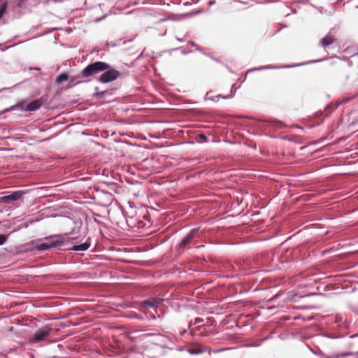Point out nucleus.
I'll return each mask as SVG.
<instances>
[{
    "mask_svg": "<svg viewBox=\"0 0 358 358\" xmlns=\"http://www.w3.org/2000/svg\"><path fill=\"white\" fill-rule=\"evenodd\" d=\"M43 105L41 99H36L29 102H27L25 99L18 101L15 105L7 108L4 111H16L15 114L22 116V113L34 112L38 110Z\"/></svg>",
    "mask_w": 358,
    "mask_h": 358,
    "instance_id": "1",
    "label": "nucleus"
},
{
    "mask_svg": "<svg viewBox=\"0 0 358 358\" xmlns=\"http://www.w3.org/2000/svg\"><path fill=\"white\" fill-rule=\"evenodd\" d=\"M64 236L62 234H55L46 236L43 238V241L37 243L34 245V248L38 252H43L51 248H56L61 246L66 245L69 242L66 241Z\"/></svg>",
    "mask_w": 358,
    "mask_h": 358,
    "instance_id": "2",
    "label": "nucleus"
},
{
    "mask_svg": "<svg viewBox=\"0 0 358 358\" xmlns=\"http://www.w3.org/2000/svg\"><path fill=\"white\" fill-rule=\"evenodd\" d=\"M201 227L192 229L186 236H185L180 242L176 245V250L178 255H181L184 251L191 248V245L196 243V239L201 238Z\"/></svg>",
    "mask_w": 358,
    "mask_h": 358,
    "instance_id": "3",
    "label": "nucleus"
},
{
    "mask_svg": "<svg viewBox=\"0 0 358 358\" xmlns=\"http://www.w3.org/2000/svg\"><path fill=\"white\" fill-rule=\"evenodd\" d=\"M324 60H326V59H315V60H309V61L302 62V63H295V64H283V65H279V66L265 65V66H262L259 67L250 69L245 72V76L243 77V82H244L246 80L248 73H249L250 72L263 71V70H267V69L295 68V67H298V66L308 65L310 64L319 63V62H323Z\"/></svg>",
    "mask_w": 358,
    "mask_h": 358,
    "instance_id": "4",
    "label": "nucleus"
},
{
    "mask_svg": "<svg viewBox=\"0 0 358 358\" xmlns=\"http://www.w3.org/2000/svg\"><path fill=\"white\" fill-rule=\"evenodd\" d=\"M62 236H64L65 237L64 238V239L66 241L69 242V243L66 245L64 246V248L63 249V250L64 251L84 252L87 250L91 245L90 237H88L84 242H78L76 241V238H69L68 234H62Z\"/></svg>",
    "mask_w": 358,
    "mask_h": 358,
    "instance_id": "5",
    "label": "nucleus"
},
{
    "mask_svg": "<svg viewBox=\"0 0 358 358\" xmlns=\"http://www.w3.org/2000/svg\"><path fill=\"white\" fill-rule=\"evenodd\" d=\"M107 67L108 63L105 62L96 61L91 62L81 71V76L89 78L100 73H102V71H105Z\"/></svg>",
    "mask_w": 358,
    "mask_h": 358,
    "instance_id": "6",
    "label": "nucleus"
},
{
    "mask_svg": "<svg viewBox=\"0 0 358 358\" xmlns=\"http://www.w3.org/2000/svg\"><path fill=\"white\" fill-rule=\"evenodd\" d=\"M121 76V72L108 63V67L97 77L96 80L102 84H107L116 80Z\"/></svg>",
    "mask_w": 358,
    "mask_h": 358,
    "instance_id": "7",
    "label": "nucleus"
},
{
    "mask_svg": "<svg viewBox=\"0 0 358 358\" xmlns=\"http://www.w3.org/2000/svg\"><path fill=\"white\" fill-rule=\"evenodd\" d=\"M52 328L49 324H45L38 329L29 338L30 343H35L45 341L50 336Z\"/></svg>",
    "mask_w": 358,
    "mask_h": 358,
    "instance_id": "8",
    "label": "nucleus"
},
{
    "mask_svg": "<svg viewBox=\"0 0 358 358\" xmlns=\"http://www.w3.org/2000/svg\"><path fill=\"white\" fill-rule=\"evenodd\" d=\"M163 303V299L157 297H151L144 299L140 302V306L142 309L147 310L152 308L156 310Z\"/></svg>",
    "mask_w": 358,
    "mask_h": 358,
    "instance_id": "9",
    "label": "nucleus"
},
{
    "mask_svg": "<svg viewBox=\"0 0 358 358\" xmlns=\"http://www.w3.org/2000/svg\"><path fill=\"white\" fill-rule=\"evenodd\" d=\"M25 192L23 190H16L11 193L0 196V201L4 203H11L21 199L24 194Z\"/></svg>",
    "mask_w": 358,
    "mask_h": 358,
    "instance_id": "10",
    "label": "nucleus"
},
{
    "mask_svg": "<svg viewBox=\"0 0 358 358\" xmlns=\"http://www.w3.org/2000/svg\"><path fill=\"white\" fill-rule=\"evenodd\" d=\"M154 343L157 345H159V347L162 348H167L169 350H173V348L169 346V344L171 342L168 341L167 338L165 337L164 335L158 334L155 335V339L154 341Z\"/></svg>",
    "mask_w": 358,
    "mask_h": 358,
    "instance_id": "11",
    "label": "nucleus"
},
{
    "mask_svg": "<svg viewBox=\"0 0 358 358\" xmlns=\"http://www.w3.org/2000/svg\"><path fill=\"white\" fill-rule=\"evenodd\" d=\"M261 121L265 124L266 127L274 129H278L285 127V124L282 122L276 119H269Z\"/></svg>",
    "mask_w": 358,
    "mask_h": 358,
    "instance_id": "12",
    "label": "nucleus"
},
{
    "mask_svg": "<svg viewBox=\"0 0 358 358\" xmlns=\"http://www.w3.org/2000/svg\"><path fill=\"white\" fill-rule=\"evenodd\" d=\"M82 78H84L83 76H81V73L76 76H69V83L68 85L67 88H71L76 85L81 84V83H85L87 82V80H83Z\"/></svg>",
    "mask_w": 358,
    "mask_h": 358,
    "instance_id": "13",
    "label": "nucleus"
},
{
    "mask_svg": "<svg viewBox=\"0 0 358 358\" xmlns=\"http://www.w3.org/2000/svg\"><path fill=\"white\" fill-rule=\"evenodd\" d=\"M114 90V89H109L101 92H95L92 94V96L93 99H104L113 95Z\"/></svg>",
    "mask_w": 358,
    "mask_h": 358,
    "instance_id": "14",
    "label": "nucleus"
},
{
    "mask_svg": "<svg viewBox=\"0 0 358 358\" xmlns=\"http://www.w3.org/2000/svg\"><path fill=\"white\" fill-rule=\"evenodd\" d=\"M187 351L192 355H199L206 351V348L201 345H196L187 348Z\"/></svg>",
    "mask_w": 358,
    "mask_h": 358,
    "instance_id": "15",
    "label": "nucleus"
},
{
    "mask_svg": "<svg viewBox=\"0 0 358 358\" xmlns=\"http://www.w3.org/2000/svg\"><path fill=\"white\" fill-rule=\"evenodd\" d=\"M352 99H353L352 96L345 97V98L342 99L339 102H336L335 103H331V104L328 105L327 108H331L330 112H332V111L335 110L338 107L339 105L345 104L346 103L349 102Z\"/></svg>",
    "mask_w": 358,
    "mask_h": 358,
    "instance_id": "16",
    "label": "nucleus"
},
{
    "mask_svg": "<svg viewBox=\"0 0 358 358\" xmlns=\"http://www.w3.org/2000/svg\"><path fill=\"white\" fill-rule=\"evenodd\" d=\"M69 79V75L67 72H62L59 73L55 78V83L60 85Z\"/></svg>",
    "mask_w": 358,
    "mask_h": 358,
    "instance_id": "17",
    "label": "nucleus"
},
{
    "mask_svg": "<svg viewBox=\"0 0 358 358\" xmlns=\"http://www.w3.org/2000/svg\"><path fill=\"white\" fill-rule=\"evenodd\" d=\"M321 335L324 337L331 338V339H336L339 338H342L344 336V334H341L335 332H329V331H322L321 333Z\"/></svg>",
    "mask_w": 358,
    "mask_h": 358,
    "instance_id": "18",
    "label": "nucleus"
},
{
    "mask_svg": "<svg viewBox=\"0 0 358 358\" xmlns=\"http://www.w3.org/2000/svg\"><path fill=\"white\" fill-rule=\"evenodd\" d=\"M334 37L329 34L326 35L320 41V43L323 47H327L331 45L334 43Z\"/></svg>",
    "mask_w": 358,
    "mask_h": 358,
    "instance_id": "19",
    "label": "nucleus"
},
{
    "mask_svg": "<svg viewBox=\"0 0 358 358\" xmlns=\"http://www.w3.org/2000/svg\"><path fill=\"white\" fill-rule=\"evenodd\" d=\"M122 39L120 38L116 40L115 41H111V42H106L105 47L102 49L104 51H108V48H115L117 46H119L120 45V42Z\"/></svg>",
    "mask_w": 358,
    "mask_h": 358,
    "instance_id": "20",
    "label": "nucleus"
},
{
    "mask_svg": "<svg viewBox=\"0 0 358 358\" xmlns=\"http://www.w3.org/2000/svg\"><path fill=\"white\" fill-rule=\"evenodd\" d=\"M8 2L5 1V2H3L1 5H0V20L1 19V17L3 16V15L6 13V10H7V8H8Z\"/></svg>",
    "mask_w": 358,
    "mask_h": 358,
    "instance_id": "21",
    "label": "nucleus"
},
{
    "mask_svg": "<svg viewBox=\"0 0 358 358\" xmlns=\"http://www.w3.org/2000/svg\"><path fill=\"white\" fill-rule=\"evenodd\" d=\"M203 322V319L201 317H196L194 322L192 320L189 322L188 324V328H190L193 325H199L200 323Z\"/></svg>",
    "mask_w": 358,
    "mask_h": 358,
    "instance_id": "22",
    "label": "nucleus"
},
{
    "mask_svg": "<svg viewBox=\"0 0 358 358\" xmlns=\"http://www.w3.org/2000/svg\"><path fill=\"white\" fill-rule=\"evenodd\" d=\"M198 138L199 139V143H205L208 141V136L203 133L199 134Z\"/></svg>",
    "mask_w": 358,
    "mask_h": 358,
    "instance_id": "23",
    "label": "nucleus"
},
{
    "mask_svg": "<svg viewBox=\"0 0 358 358\" xmlns=\"http://www.w3.org/2000/svg\"><path fill=\"white\" fill-rule=\"evenodd\" d=\"M180 50L181 54H182L184 55L192 52V50H185L182 49L181 47L173 48V49L170 50L169 51H176V50Z\"/></svg>",
    "mask_w": 358,
    "mask_h": 358,
    "instance_id": "24",
    "label": "nucleus"
},
{
    "mask_svg": "<svg viewBox=\"0 0 358 358\" xmlns=\"http://www.w3.org/2000/svg\"><path fill=\"white\" fill-rule=\"evenodd\" d=\"M8 238V235L0 234V246L5 244Z\"/></svg>",
    "mask_w": 358,
    "mask_h": 358,
    "instance_id": "25",
    "label": "nucleus"
},
{
    "mask_svg": "<svg viewBox=\"0 0 358 358\" xmlns=\"http://www.w3.org/2000/svg\"><path fill=\"white\" fill-rule=\"evenodd\" d=\"M354 355V353H352V352H343V353L334 355V356H333V357H335V358H341V357L344 358L345 357H348V356H350V355Z\"/></svg>",
    "mask_w": 358,
    "mask_h": 358,
    "instance_id": "26",
    "label": "nucleus"
},
{
    "mask_svg": "<svg viewBox=\"0 0 358 358\" xmlns=\"http://www.w3.org/2000/svg\"><path fill=\"white\" fill-rule=\"evenodd\" d=\"M203 54L208 57H210V59H212L213 60L215 61L217 63H221V61L219 58H217V57H215L212 53H210V52H203Z\"/></svg>",
    "mask_w": 358,
    "mask_h": 358,
    "instance_id": "27",
    "label": "nucleus"
},
{
    "mask_svg": "<svg viewBox=\"0 0 358 358\" xmlns=\"http://www.w3.org/2000/svg\"><path fill=\"white\" fill-rule=\"evenodd\" d=\"M215 97H217L218 99L220 98L223 99H231L233 97V92L229 93V94H227V95L219 94L217 96H215Z\"/></svg>",
    "mask_w": 358,
    "mask_h": 358,
    "instance_id": "28",
    "label": "nucleus"
},
{
    "mask_svg": "<svg viewBox=\"0 0 358 358\" xmlns=\"http://www.w3.org/2000/svg\"><path fill=\"white\" fill-rule=\"evenodd\" d=\"M208 94V93H206V96H205V99H210V100H212V101H217L218 100L217 97H215V96L208 98L207 97Z\"/></svg>",
    "mask_w": 358,
    "mask_h": 358,
    "instance_id": "29",
    "label": "nucleus"
},
{
    "mask_svg": "<svg viewBox=\"0 0 358 358\" xmlns=\"http://www.w3.org/2000/svg\"><path fill=\"white\" fill-rule=\"evenodd\" d=\"M236 90H237V88L236 87L235 84H233L231 86V90H230V93L233 92V96H234L236 92Z\"/></svg>",
    "mask_w": 358,
    "mask_h": 358,
    "instance_id": "30",
    "label": "nucleus"
},
{
    "mask_svg": "<svg viewBox=\"0 0 358 358\" xmlns=\"http://www.w3.org/2000/svg\"><path fill=\"white\" fill-rule=\"evenodd\" d=\"M334 320V322L338 324V326H341V320H338V317H333Z\"/></svg>",
    "mask_w": 358,
    "mask_h": 358,
    "instance_id": "31",
    "label": "nucleus"
},
{
    "mask_svg": "<svg viewBox=\"0 0 358 358\" xmlns=\"http://www.w3.org/2000/svg\"><path fill=\"white\" fill-rule=\"evenodd\" d=\"M194 48H196V50L197 51L201 52L202 54H203V52H204L203 51V50L201 49V48L200 46H199L197 44H196V46H195Z\"/></svg>",
    "mask_w": 358,
    "mask_h": 358,
    "instance_id": "32",
    "label": "nucleus"
},
{
    "mask_svg": "<svg viewBox=\"0 0 358 358\" xmlns=\"http://www.w3.org/2000/svg\"><path fill=\"white\" fill-rule=\"evenodd\" d=\"M216 3L215 0H209L208 2V6H213Z\"/></svg>",
    "mask_w": 358,
    "mask_h": 358,
    "instance_id": "33",
    "label": "nucleus"
},
{
    "mask_svg": "<svg viewBox=\"0 0 358 358\" xmlns=\"http://www.w3.org/2000/svg\"><path fill=\"white\" fill-rule=\"evenodd\" d=\"M146 224H143V222H138V227H145Z\"/></svg>",
    "mask_w": 358,
    "mask_h": 358,
    "instance_id": "34",
    "label": "nucleus"
},
{
    "mask_svg": "<svg viewBox=\"0 0 358 358\" xmlns=\"http://www.w3.org/2000/svg\"><path fill=\"white\" fill-rule=\"evenodd\" d=\"M266 136H269V137L273 138H276L278 137L275 135H272V134H266Z\"/></svg>",
    "mask_w": 358,
    "mask_h": 358,
    "instance_id": "35",
    "label": "nucleus"
},
{
    "mask_svg": "<svg viewBox=\"0 0 358 358\" xmlns=\"http://www.w3.org/2000/svg\"><path fill=\"white\" fill-rule=\"evenodd\" d=\"M189 43L192 47L196 46V43H195L194 41H189Z\"/></svg>",
    "mask_w": 358,
    "mask_h": 358,
    "instance_id": "36",
    "label": "nucleus"
},
{
    "mask_svg": "<svg viewBox=\"0 0 358 358\" xmlns=\"http://www.w3.org/2000/svg\"><path fill=\"white\" fill-rule=\"evenodd\" d=\"M187 348H186V347H181V348H179L178 349V351H183V350H187Z\"/></svg>",
    "mask_w": 358,
    "mask_h": 358,
    "instance_id": "37",
    "label": "nucleus"
},
{
    "mask_svg": "<svg viewBox=\"0 0 358 358\" xmlns=\"http://www.w3.org/2000/svg\"><path fill=\"white\" fill-rule=\"evenodd\" d=\"M143 218H144L145 220H148V223H149V224H150V221L148 220V215H145L143 216Z\"/></svg>",
    "mask_w": 358,
    "mask_h": 358,
    "instance_id": "38",
    "label": "nucleus"
},
{
    "mask_svg": "<svg viewBox=\"0 0 358 358\" xmlns=\"http://www.w3.org/2000/svg\"><path fill=\"white\" fill-rule=\"evenodd\" d=\"M176 39L178 41H179V42H183V41H184V40H183L182 38H180L177 37V36L176 37Z\"/></svg>",
    "mask_w": 358,
    "mask_h": 358,
    "instance_id": "39",
    "label": "nucleus"
},
{
    "mask_svg": "<svg viewBox=\"0 0 358 358\" xmlns=\"http://www.w3.org/2000/svg\"><path fill=\"white\" fill-rule=\"evenodd\" d=\"M183 16L184 17H190V16H192V13H187L184 14Z\"/></svg>",
    "mask_w": 358,
    "mask_h": 358,
    "instance_id": "40",
    "label": "nucleus"
},
{
    "mask_svg": "<svg viewBox=\"0 0 358 358\" xmlns=\"http://www.w3.org/2000/svg\"><path fill=\"white\" fill-rule=\"evenodd\" d=\"M54 2H63L64 0H52Z\"/></svg>",
    "mask_w": 358,
    "mask_h": 358,
    "instance_id": "41",
    "label": "nucleus"
},
{
    "mask_svg": "<svg viewBox=\"0 0 358 358\" xmlns=\"http://www.w3.org/2000/svg\"><path fill=\"white\" fill-rule=\"evenodd\" d=\"M32 69H34L35 71H38L41 70V69L39 67H34Z\"/></svg>",
    "mask_w": 358,
    "mask_h": 358,
    "instance_id": "42",
    "label": "nucleus"
},
{
    "mask_svg": "<svg viewBox=\"0 0 358 358\" xmlns=\"http://www.w3.org/2000/svg\"><path fill=\"white\" fill-rule=\"evenodd\" d=\"M194 329H192V330L191 331L190 334H191V335H192V336H194L195 333H194Z\"/></svg>",
    "mask_w": 358,
    "mask_h": 358,
    "instance_id": "43",
    "label": "nucleus"
},
{
    "mask_svg": "<svg viewBox=\"0 0 358 358\" xmlns=\"http://www.w3.org/2000/svg\"><path fill=\"white\" fill-rule=\"evenodd\" d=\"M94 90H95V92H100L99 90V87H95Z\"/></svg>",
    "mask_w": 358,
    "mask_h": 358,
    "instance_id": "44",
    "label": "nucleus"
},
{
    "mask_svg": "<svg viewBox=\"0 0 358 358\" xmlns=\"http://www.w3.org/2000/svg\"><path fill=\"white\" fill-rule=\"evenodd\" d=\"M187 332V329H185L183 331L181 332V335L185 334Z\"/></svg>",
    "mask_w": 358,
    "mask_h": 358,
    "instance_id": "45",
    "label": "nucleus"
},
{
    "mask_svg": "<svg viewBox=\"0 0 358 358\" xmlns=\"http://www.w3.org/2000/svg\"><path fill=\"white\" fill-rule=\"evenodd\" d=\"M142 55H143V52H141V53L138 55V58H137V59H139L140 57H142Z\"/></svg>",
    "mask_w": 358,
    "mask_h": 358,
    "instance_id": "46",
    "label": "nucleus"
},
{
    "mask_svg": "<svg viewBox=\"0 0 358 358\" xmlns=\"http://www.w3.org/2000/svg\"><path fill=\"white\" fill-rule=\"evenodd\" d=\"M150 317H151V318H153V319L156 318V316L155 315H152Z\"/></svg>",
    "mask_w": 358,
    "mask_h": 358,
    "instance_id": "47",
    "label": "nucleus"
},
{
    "mask_svg": "<svg viewBox=\"0 0 358 358\" xmlns=\"http://www.w3.org/2000/svg\"><path fill=\"white\" fill-rule=\"evenodd\" d=\"M126 42H127V41H124L122 42V44H125V43H126Z\"/></svg>",
    "mask_w": 358,
    "mask_h": 358,
    "instance_id": "48",
    "label": "nucleus"
},
{
    "mask_svg": "<svg viewBox=\"0 0 358 358\" xmlns=\"http://www.w3.org/2000/svg\"><path fill=\"white\" fill-rule=\"evenodd\" d=\"M312 352H313L314 354H316V353H317V352H316V351H313V350H312Z\"/></svg>",
    "mask_w": 358,
    "mask_h": 358,
    "instance_id": "49",
    "label": "nucleus"
},
{
    "mask_svg": "<svg viewBox=\"0 0 358 358\" xmlns=\"http://www.w3.org/2000/svg\"><path fill=\"white\" fill-rule=\"evenodd\" d=\"M166 34V32L165 33H162V36H164Z\"/></svg>",
    "mask_w": 358,
    "mask_h": 358,
    "instance_id": "50",
    "label": "nucleus"
},
{
    "mask_svg": "<svg viewBox=\"0 0 358 358\" xmlns=\"http://www.w3.org/2000/svg\"><path fill=\"white\" fill-rule=\"evenodd\" d=\"M357 354L358 355V352H357Z\"/></svg>",
    "mask_w": 358,
    "mask_h": 358,
    "instance_id": "51",
    "label": "nucleus"
},
{
    "mask_svg": "<svg viewBox=\"0 0 358 358\" xmlns=\"http://www.w3.org/2000/svg\"><path fill=\"white\" fill-rule=\"evenodd\" d=\"M327 358H329V357H327Z\"/></svg>",
    "mask_w": 358,
    "mask_h": 358,
    "instance_id": "52",
    "label": "nucleus"
}]
</instances>
